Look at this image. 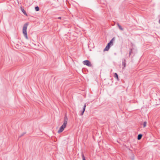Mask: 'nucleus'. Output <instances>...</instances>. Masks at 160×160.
I'll return each instance as SVG.
<instances>
[{
	"instance_id": "4468645a",
	"label": "nucleus",
	"mask_w": 160,
	"mask_h": 160,
	"mask_svg": "<svg viewBox=\"0 0 160 160\" xmlns=\"http://www.w3.org/2000/svg\"><path fill=\"white\" fill-rule=\"evenodd\" d=\"M132 49H130L129 53V56L131 55L132 54Z\"/></svg>"
},
{
	"instance_id": "0eeeda50",
	"label": "nucleus",
	"mask_w": 160,
	"mask_h": 160,
	"mask_svg": "<svg viewBox=\"0 0 160 160\" xmlns=\"http://www.w3.org/2000/svg\"><path fill=\"white\" fill-rule=\"evenodd\" d=\"M68 118L66 116H65L64 117V118L63 123L67 125V122H68Z\"/></svg>"
},
{
	"instance_id": "7ed1b4c3",
	"label": "nucleus",
	"mask_w": 160,
	"mask_h": 160,
	"mask_svg": "<svg viewBox=\"0 0 160 160\" xmlns=\"http://www.w3.org/2000/svg\"><path fill=\"white\" fill-rule=\"evenodd\" d=\"M83 63L84 65H86L88 67H91L92 66L90 62L88 60L84 61L83 62Z\"/></svg>"
},
{
	"instance_id": "dca6fc26",
	"label": "nucleus",
	"mask_w": 160,
	"mask_h": 160,
	"mask_svg": "<svg viewBox=\"0 0 160 160\" xmlns=\"http://www.w3.org/2000/svg\"><path fill=\"white\" fill-rule=\"evenodd\" d=\"M82 160H86L85 157L83 153H82Z\"/></svg>"
},
{
	"instance_id": "aec40b11",
	"label": "nucleus",
	"mask_w": 160,
	"mask_h": 160,
	"mask_svg": "<svg viewBox=\"0 0 160 160\" xmlns=\"http://www.w3.org/2000/svg\"><path fill=\"white\" fill-rule=\"evenodd\" d=\"M58 19H61V17H58Z\"/></svg>"
},
{
	"instance_id": "f257e3e1",
	"label": "nucleus",
	"mask_w": 160,
	"mask_h": 160,
	"mask_svg": "<svg viewBox=\"0 0 160 160\" xmlns=\"http://www.w3.org/2000/svg\"><path fill=\"white\" fill-rule=\"evenodd\" d=\"M28 25V23H25L23 26L22 30L23 33L24 34V37L27 39H28V35L27 32V29Z\"/></svg>"
},
{
	"instance_id": "423d86ee",
	"label": "nucleus",
	"mask_w": 160,
	"mask_h": 160,
	"mask_svg": "<svg viewBox=\"0 0 160 160\" xmlns=\"http://www.w3.org/2000/svg\"><path fill=\"white\" fill-rule=\"evenodd\" d=\"M110 47V46L109 45V44H107V46L105 48L104 50V51H108L109 50Z\"/></svg>"
},
{
	"instance_id": "6ab92c4d",
	"label": "nucleus",
	"mask_w": 160,
	"mask_h": 160,
	"mask_svg": "<svg viewBox=\"0 0 160 160\" xmlns=\"http://www.w3.org/2000/svg\"><path fill=\"white\" fill-rule=\"evenodd\" d=\"M24 133H23V134H22L21 136H19V138L21 137V136H22L23 135H24Z\"/></svg>"
},
{
	"instance_id": "ddd939ff",
	"label": "nucleus",
	"mask_w": 160,
	"mask_h": 160,
	"mask_svg": "<svg viewBox=\"0 0 160 160\" xmlns=\"http://www.w3.org/2000/svg\"><path fill=\"white\" fill-rule=\"evenodd\" d=\"M35 10L37 11H38L39 10V8L37 6L35 7Z\"/></svg>"
},
{
	"instance_id": "2eb2a0df",
	"label": "nucleus",
	"mask_w": 160,
	"mask_h": 160,
	"mask_svg": "<svg viewBox=\"0 0 160 160\" xmlns=\"http://www.w3.org/2000/svg\"><path fill=\"white\" fill-rule=\"evenodd\" d=\"M147 123V122L146 121H145L143 122V128H145L146 126Z\"/></svg>"
},
{
	"instance_id": "f03ea898",
	"label": "nucleus",
	"mask_w": 160,
	"mask_h": 160,
	"mask_svg": "<svg viewBox=\"0 0 160 160\" xmlns=\"http://www.w3.org/2000/svg\"><path fill=\"white\" fill-rule=\"evenodd\" d=\"M67 125L63 123L62 125L60 127L59 130L58 131V132L60 133L62 132L64 130V128Z\"/></svg>"
},
{
	"instance_id": "9b49d317",
	"label": "nucleus",
	"mask_w": 160,
	"mask_h": 160,
	"mask_svg": "<svg viewBox=\"0 0 160 160\" xmlns=\"http://www.w3.org/2000/svg\"><path fill=\"white\" fill-rule=\"evenodd\" d=\"M114 77L117 79L118 80V74L115 73H114Z\"/></svg>"
},
{
	"instance_id": "20e7f679",
	"label": "nucleus",
	"mask_w": 160,
	"mask_h": 160,
	"mask_svg": "<svg viewBox=\"0 0 160 160\" xmlns=\"http://www.w3.org/2000/svg\"><path fill=\"white\" fill-rule=\"evenodd\" d=\"M115 40V38H113L110 41V42L108 44H109L110 46H112L113 45V41Z\"/></svg>"
},
{
	"instance_id": "6e6552de",
	"label": "nucleus",
	"mask_w": 160,
	"mask_h": 160,
	"mask_svg": "<svg viewBox=\"0 0 160 160\" xmlns=\"http://www.w3.org/2000/svg\"><path fill=\"white\" fill-rule=\"evenodd\" d=\"M117 24L118 26V27L120 29V30H121V31H123V28H122V27L121 26V25H120V24H119V23H117Z\"/></svg>"
},
{
	"instance_id": "f8f14e48",
	"label": "nucleus",
	"mask_w": 160,
	"mask_h": 160,
	"mask_svg": "<svg viewBox=\"0 0 160 160\" xmlns=\"http://www.w3.org/2000/svg\"><path fill=\"white\" fill-rule=\"evenodd\" d=\"M130 159L132 160H134V155L133 154H132L131 157H130Z\"/></svg>"
},
{
	"instance_id": "9d476101",
	"label": "nucleus",
	"mask_w": 160,
	"mask_h": 160,
	"mask_svg": "<svg viewBox=\"0 0 160 160\" xmlns=\"http://www.w3.org/2000/svg\"><path fill=\"white\" fill-rule=\"evenodd\" d=\"M21 10H22V12H23V13L26 16H27V13L24 10V9L21 8Z\"/></svg>"
},
{
	"instance_id": "f3484780",
	"label": "nucleus",
	"mask_w": 160,
	"mask_h": 160,
	"mask_svg": "<svg viewBox=\"0 0 160 160\" xmlns=\"http://www.w3.org/2000/svg\"><path fill=\"white\" fill-rule=\"evenodd\" d=\"M86 104H85L84 105V107L83 108V110H82V111H83V112L85 111V108H86Z\"/></svg>"
},
{
	"instance_id": "39448f33",
	"label": "nucleus",
	"mask_w": 160,
	"mask_h": 160,
	"mask_svg": "<svg viewBox=\"0 0 160 160\" xmlns=\"http://www.w3.org/2000/svg\"><path fill=\"white\" fill-rule=\"evenodd\" d=\"M122 69H124L126 67V60L124 59L122 62Z\"/></svg>"
},
{
	"instance_id": "a211bd4d",
	"label": "nucleus",
	"mask_w": 160,
	"mask_h": 160,
	"mask_svg": "<svg viewBox=\"0 0 160 160\" xmlns=\"http://www.w3.org/2000/svg\"><path fill=\"white\" fill-rule=\"evenodd\" d=\"M84 112H83V111H82L81 112V113L80 114V115L82 116L83 115Z\"/></svg>"
},
{
	"instance_id": "412c9836",
	"label": "nucleus",
	"mask_w": 160,
	"mask_h": 160,
	"mask_svg": "<svg viewBox=\"0 0 160 160\" xmlns=\"http://www.w3.org/2000/svg\"><path fill=\"white\" fill-rule=\"evenodd\" d=\"M159 22L160 24V19H159Z\"/></svg>"
},
{
	"instance_id": "1a4fd4ad",
	"label": "nucleus",
	"mask_w": 160,
	"mask_h": 160,
	"mask_svg": "<svg viewBox=\"0 0 160 160\" xmlns=\"http://www.w3.org/2000/svg\"><path fill=\"white\" fill-rule=\"evenodd\" d=\"M142 137V134H139L138 136L137 139L138 140H139L141 139Z\"/></svg>"
}]
</instances>
